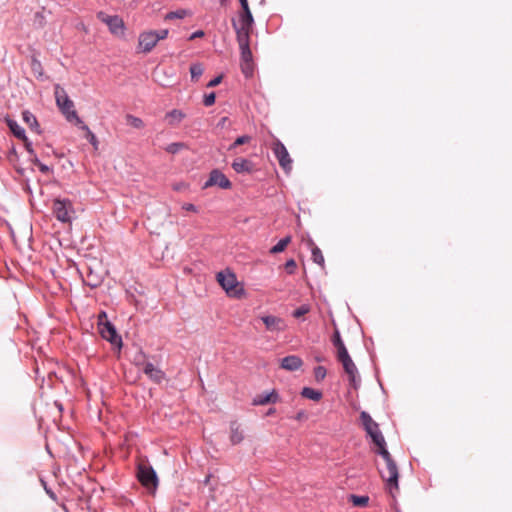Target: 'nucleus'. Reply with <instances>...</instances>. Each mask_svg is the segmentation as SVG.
I'll use <instances>...</instances> for the list:
<instances>
[{
  "label": "nucleus",
  "mask_w": 512,
  "mask_h": 512,
  "mask_svg": "<svg viewBox=\"0 0 512 512\" xmlns=\"http://www.w3.org/2000/svg\"><path fill=\"white\" fill-rule=\"evenodd\" d=\"M327 374V370L324 366H317L314 368V376L316 381H322Z\"/></svg>",
  "instance_id": "nucleus-36"
},
{
  "label": "nucleus",
  "mask_w": 512,
  "mask_h": 512,
  "mask_svg": "<svg viewBox=\"0 0 512 512\" xmlns=\"http://www.w3.org/2000/svg\"><path fill=\"white\" fill-rule=\"evenodd\" d=\"M244 440V432L238 421L230 422V441L233 445H237Z\"/></svg>",
  "instance_id": "nucleus-19"
},
{
  "label": "nucleus",
  "mask_w": 512,
  "mask_h": 512,
  "mask_svg": "<svg viewBox=\"0 0 512 512\" xmlns=\"http://www.w3.org/2000/svg\"><path fill=\"white\" fill-rule=\"evenodd\" d=\"M40 69H41V63L38 60L33 59V61H32V70L34 72H38V70H40Z\"/></svg>",
  "instance_id": "nucleus-46"
},
{
  "label": "nucleus",
  "mask_w": 512,
  "mask_h": 512,
  "mask_svg": "<svg viewBox=\"0 0 512 512\" xmlns=\"http://www.w3.org/2000/svg\"><path fill=\"white\" fill-rule=\"evenodd\" d=\"M126 119H127V123L136 129H141L144 127V122L139 117L129 114V115H127Z\"/></svg>",
  "instance_id": "nucleus-30"
},
{
  "label": "nucleus",
  "mask_w": 512,
  "mask_h": 512,
  "mask_svg": "<svg viewBox=\"0 0 512 512\" xmlns=\"http://www.w3.org/2000/svg\"><path fill=\"white\" fill-rule=\"evenodd\" d=\"M82 129L86 131L87 140L94 146L95 149L98 148V140L96 135L89 129V127L85 124L82 125Z\"/></svg>",
  "instance_id": "nucleus-32"
},
{
  "label": "nucleus",
  "mask_w": 512,
  "mask_h": 512,
  "mask_svg": "<svg viewBox=\"0 0 512 512\" xmlns=\"http://www.w3.org/2000/svg\"><path fill=\"white\" fill-rule=\"evenodd\" d=\"M221 81H222V76H221V75H219V76H217V77H215V78L211 79V80L208 82L207 87H215V86L219 85V84L221 83Z\"/></svg>",
  "instance_id": "nucleus-42"
},
{
  "label": "nucleus",
  "mask_w": 512,
  "mask_h": 512,
  "mask_svg": "<svg viewBox=\"0 0 512 512\" xmlns=\"http://www.w3.org/2000/svg\"><path fill=\"white\" fill-rule=\"evenodd\" d=\"M166 117L170 119V124L179 123L184 117L185 114L177 109H173L167 113Z\"/></svg>",
  "instance_id": "nucleus-28"
},
{
  "label": "nucleus",
  "mask_w": 512,
  "mask_h": 512,
  "mask_svg": "<svg viewBox=\"0 0 512 512\" xmlns=\"http://www.w3.org/2000/svg\"><path fill=\"white\" fill-rule=\"evenodd\" d=\"M98 330L103 339L108 341L118 351L121 350L123 342L115 326L108 320L98 323Z\"/></svg>",
  "instance_id": "nucleus-5"
},
{
  "label": "nucleus",
  "mask_w": 512,
  "mask_h": 512,
  "mask_svg": "<svg viewBox=\"0 0 512 512\" xmlns=\"http://www.w3.org/2000/svg\"><path fill=\"white\" fill-rule=\"evenodd\" d=\"M216 94L214 92H211L209 94H205L203 98V104L206 107L212 106L215 103Z\"/></svg>",
  "instance_id": "nucleus-37"
},
{
  "label": "nucleus",
  "mask_w": 512,
  "mask_h": 512,
  "mask_svg": "<svg viewBox=\"0 0 512 512\" xmlns=\"http://www.w3.org/2000/svg\"><path fill=\"white\" fill-rule=\"evenodd\" d=\"M30 161L35 164L36 166L39 165V163H41V161L39 160L38 156L36 155V153H34V155H30Z\"/></svg>",
  "instance_id": "nucleus-47"
},
{
  "label": "nucleus",
  "mask_w": 512,
  "mask_h": 512,
  "mask_svg": "<svg viewBox=\"0 0 512 512\" xmlns=\"http://www.w3.org/2000/svg\"><path fill=\"white\" fill-rule=\"evenodd\" d=\"M12 153L16 156V152H15L14 148L12 149Z\"/></svg>",
  "instance_id": "nucleus-54"
},
{
  "label": "nucleus",
  "mask_w": 512,
  "mask_h": 512,
  "mask_svg": "<svg viewBox=\"0 0 512 512\" xmlns=\"http://www.w3.org/2000/svg\"><path fill=\"white\" fill-rule=\"evenodd\" d=\"M349 501L356 507H365L369 502V497L366 495H349Z\"/></svg>",
  "instance_id": "nucleus-24"
},
{
  "label": "nucleus",
  "mask_w": 512,
  "mask_h": 512,
  "mask_svg": "<svg viewBox=\"0 0 512 512\" xmlns=\"http://www.w3.org/2000/svg\"><path fill=\"white\" fill-rule=\"evenodd\" d=\"M232 168L233 170L238 173V174H241V173H252L253 170H254V164L252 161L248 160V159H245V158H236L233 162H232Z\"/></svg>",
  "instance_id": "nucleus-16"
},
{
  "label": "nucleus",
  "mask_w": 512,
  "mask_h": 512,
  "mask_svg": "<svg viewBox=\"0 0 512 512\" xmlns=\"http://www.w3.org/2000/svg\"><path fill=\"white\" fill-rule=\"evenodd\" d=\"M17 172L22 175L24 173V169L23 168H18Z\"/></svg>",
  "instance_id": "nucleus-52"
},
{
  "label": "nucleus",
  "mask_w": 512,
  "mask_h": 512,
  "mask_svg": "<svg viewBox=\"0 0 512 512\" xmlns=\"http://www.w3.org/2000/svg\"><path fill=\"white\" fill-rule=\"evenodd\" d=\"M182 208L186 211L196 212L197 207L192 203H185Z\"/></svg>",
  "instance_id": "nucleus-45"
},
{
  "label": "nucleus",
  "mask_w": 512,
  "mask_h": 512,
  "mask_svg": "<svg viewBox=\"0 0 512 512\" xmlns=\"http://www.w3.org/2000/svg\"><path fill=\"white\" fill-rule=\"evenodd\" d=\"M301 396L313 401H319L322 398V392L310 387H304Z\"/></svg>",
  "instance_id": "nucleus-22"
},
{
  "label": "nucleus",
  "mask_w": 512,
  "mask_h": 512,
  "mask_svg": "<svg viewBox=\"0 0 512 512\" xmlns=\"http://www.w3.org/2000/svg\"><path fill=\"white\" fill-rule=\"evenodd\" d=\"M55 99L57 106L68 121L76 120L77 123L83 124L74 109L73 101L69 98L66 91L59 85L55 86Z\"/></svg>",
  "instance_id": "nucleus-2"
},
{
  "label": "nucleus",
  "mask_w": 512,
  "mask_h": 512,
  "mask_svg": "<svg viewBox=\"0 0 512 512\" xmlns=\"http://www.w3.org/2000/svg\"><path fill=\"white\" fill-rule=\"evenodd\" d=\"M332 343L337 349V355L342 353V351H344V352L348 351L342 338H341L340 332L337 329L334 331V334L332 336Z\"/></svg>",
  "instance_id": "nucleus-23"
},
{
  "label": "nucleus",
  "mask_w": 512,
  "mask_h": 512,
  "mask_svg": "<svg viewBox=\"0 0 512 512\" xmlns=\"http://www.w3.org/2000/svg\"><path fill=\"white\" fill-rule=\"evenodd\" d=\"M337 359L341 362L345 373L348 375L350 384L354 388H357L360 383V378L358 377V369L350 357L348 351H342V353L337 355Z\"/></svg>",
  "instance_id": "nucleus-6"
},
{
  "label": "nucleus",
  "mask_w": 512,
  "mask_h": 512,
  "mask_svg": "<svg viewBox=\"0 0 512 512\" xmlns=\"http://www.w3.org/2000/svg\"><path fill=\"white\" fill-rule=\"evenodd\" d=\"M45 490H46L47 494L50 496L51 499L56 500V495H55V493L53 491H51V490H49L47 488H45Z\"/></svg>",
  "instance_id": "nucleus-48"
},
{
  "label": "nucleus",
  "mask_w": 512,
  "mask_h": 512,
  "mask_svg": "<svg viewBox=\"0 0 512 512\" xmlns=\"http://www.w3.org/2000/svg\"><path fill=\"white\" fill-rule=\"evenodd\" d=\"M275 413V409L274 408H270L267 412V415H272Z\"/></svg>",
  "instance_id": "nucleus-50"
},
{
  "label": "nucleus",
  "mask_w": 512,
  "mask_h": 512,
  "mask_svg": "<svg viewBox=\"0 0 512 512\" xmlns=\"http://www.w3.org/2000/svg\"><path fill=\"white\" fill-rule=\"evenodd\" d=\"M212 186H218L221 189H230L232 187L231 181L219 169H213L209 173L208 179L202 186V189H207Z\"/></svg>",
  "instance_id": "nucleus-9"
},
{
  "label": "nucleus",
  "mask_w": 512,
  "mask_h": 512,
  "mask_svg": "<svg viewBox=\"0 0 512 512\" xmlns=\"http://www.w3.org/2000/svg\"><path fill=\"white\" fill-rule=\"evenodd\" d=\"M261 320L269 331L280 332L285 329L284 321L279 317L266 315L261 317Z\"/></svg>",
  "instance_id": "nucleus-15"
},
{
  "label": "nucleus",
  "mask_w": 512,
  "mask_h": 512,
  "mask_svg": "<svg viewBox=\"0 0 512 512\" xmlns=\"http://www.w3.org/2000/svg\"><path fill=\"white\" fill-rule=\"evenodd\" d=\"M133 362L136 366L140 367V366H143L145 367V363H148L146 361V355L145 353L142 351V350H139L133 357Z\"/></svg>",
  "instance_id": "nucleus-33"
},
{
  "label": "nucleus",
  "mask_w": 512,
  "mask_h": 512,
  "mask_svg": "<svg viewBox=\"0 0 512 512\" xmlns=\"http://www.w3.org/2000/svg\"><path fill=\"white\" fill-rule=\"evenodd\" d=\"M189 11L186 9H178L176 11L168 12L165 16L166 20H172V19H183L187 15H189Z\"/></svg>",
  "instance_id": "nucleus-29"
},
{
  "label": "nucleus",
  "mask_w": 512,
  "mask_h": 512,
  "mask_svg": "<svg viewBox=\"0 0 512 512\" xmlns=\"http://www.w3.org/2000/svg\"><path fill=\"white\" fill-rule=\"evenodd\" d=\"M97 18L108 26L111 33L115 35H121L124 33V22L118 15L111 16L104 12H99L97 14Z\"/></svg>",
  "instance_id": "nucleus-10"
},
{
  "label": "nucleus",
  "mask_w": 512,
  "mask_h": 512,
  "mask_svg": "<svg viewBox=\"0 0 512 512\" xmlns=\"http://www.w3.org/2000/svg\"><path fill=\"white\" fill-rule=\"evenodd\" d=\"M204 68L201 63H193L190 66L191 80L197 81L203 74Z\"/></svg>",
  "instance_id": "nucleus-26"
},
{
  "label": "nucleus",
  "mask_w": 512,
  "mask_h": 512,
  "mask_svg": "<svg viewBox=\"0 0 512 512\" xmlns=\"http://www.w3.org/2000/svg\"><path fill=\"white\" fill-rule=\"evenodd\" d=\"M157 43V38L152 30L143 32L139 35V47L144 53H149Z\"/></svg>",
  "instance_id": "nucleus-11"
},
{
  "label": "nucleus",
  "mask_w": 512,
  "mask_h": 512,
  "mask_svg": "<svg viewBox=\"0 0 512 512\" xmlns=\"http://www.w3.org/2000/svg\"><path fill=\"white\" fill-rule=\"evenodd\" d=\"M154 32L155 37L157 38V42L167 38L169 31L168 29H160V30H152Z\"/></svg>",
  "instance_id": "nucleus-39"
},
{
  "label": "nucleus",
  "mask_w": 512,
  "mask_h": 512,
  "mask_svg": "<svg viewBox=\"0 0 512 512\" xmlns=\"http://www.w3.org/2000/svg\"><path fill=\"white\" fill-rule=\"evenodd\" d=\"M239 2H240V5L248 3L247 0H239Z\"/></svg>",
  "instance_id": "nucleus-53"
},
{
  "label": "nucleus",
  "mask_w": 512,
  "mask_h": 512,
  "mask_svg": "<svg viewBox=\"0 0 512 512\" xmlns=\"http://www.w3.org/2000/svg\"><path fill=\"white\" fill-rule=\"evenodd\" d=\"M241 68H242V72L243 74L246 76V77H250L253 73V66H252V62H248V63H244L242 62L241 64Z\"/></svg>",
  "instance_id": "nucleus-38"
},
{
  "label": "nucleus",
  "mask_w": 512,
  "mask_h": 512,
  "mask_svg": "<svg viewBox=\"0 0 512 512\" xmlns=\"http://www.w3.org/2000/svg\"><path fill=\"white\" fill-rule=\"evenodd\" d=\"M272 151L274 156L279 162L281 168L286 172H290L292 169V159L288 153L285 145L279 140L276 139L272 144Z\"/></svg>",
  "instance_id": "nucleus-7"
},
{
  "label": "nucleus",
  "mask_w": 512,
  "mask_h": 512,
  "mask_svg": "<svg viewBox=\"0 0 512 512\" xmlns=\"http://www.w3.org/2000/svg\"><path fill=\"white\" fill-rule=\"evenodd\" d=\"M303 365L302 359L297 355H289L281 359L280 367L287 371H297Z\"/></svg>",
  "instance_id": "nucleus-14"
},
{
  "label": "nucleus",
  "mask_w": 512,
  "mask_h": 512,
  "mask_svg": "<svg viewBox=\"0 0 512 512\" xmlns=\"http://www.w3.org/2000/svg\"><path fill=\"white\" fill-rule=\"evenodd\" d=\"M285 268L287 270V273L289 274H292L294 273V270L296 268V262L294 259H289L286 263H285Z\"/></svg>",
  "instance_id": "nucleus-40"
},
{
  "label": "nucleus",
  "mask_w": 512,
  "mask_h": 512,
  "mask_svg": "<svg viewBox=\"0 0 512 512\" xmlns=\"http://www.w3.org/2000/svg\"><path fill=\"white\" fill-rule=\"evenodd\" d=\"M311 254H312V260H313L315 263H317V264H319V265H321V266L324 264V257H323V254H322L321 250H320L318 247H314V248L312 249Z\"/></svg>",
  "instance_id": "nucleus-35"
},
{
  "label": "nucleus",
  "mask_w": 512,
  "mask_h": 512,
  "mask_svg": "<svg viewBox=\"0 0 512 512\" xmlns=\"http://www.w3.org/2000/svg\"><path fill=\"white\" fill-rule=\"evenodd\" d=\"M252 140V137L249 135H242L235 139V141L228 147V151H234L238 146L249 143Z\"/></svg>",
  "instance_id": "nucleus-27"
},
{
  "label": "nucleus",
  "mask_w": 512,
  "mask_h": 512,
  "mask_svg": "<svg viewBox=\"0 0 512 512\" xmlns=\"http://www.w3.org/2000/svg\"><path fill=\"white\" fill-rule=\"evenodd\" d=\"M137 478L139 482L147 488H156L158 484L157 474L150 465L139 464L137 469Z\"/></svg>",
  "instance_id": "nucleus-8"
},
{
  "label": "nucleus",
  "mask_w": 512,
  "mask_h": 512,
  "mask_svg": "<svg viewBox=\"0 0 512 512\" xmlns=\"http://www.w3.org/2000/svg\"><path fill=\"white\" fill-rule=\"evenodd\" d=\"M53 214L56 219L62 223H69L74 213L73 204L69 199L56 198L52 205Z\"/></svg>",
  "instance_id": "nucleus-3"
},
{
  "label": "nucleus",
  "mask_w": 512,
  "mask_h": 512,
  "mask_svg": "<svg viewBox=\"0 0 512 512\" xmlns=\"http://www.w3.org/2000/svg\"><path fill=\"white\" fill-rule=\"evenodd\" d=\"M143 372L155 383H161L165 377V374L162 370L155 367L151 362L145 363V367H143Z\"/></svg>",
  "instance_id": "nucleus-18"
},
{
  "label": "nucleus",
  "mask_w": 512,
  "mask_h": 512,
  "mask_svg": "<svg viewBox=\"0 0 512 512\" xmlns=\"http://www.w3.org/2000/svg\"><path fill=\"white\" fill-rule=\"evenodd\" d=\"M7 126L9 127L10 131L13 133V135L20 139V140H26V133L25 129L21 127L17 121L7 118L6 119Z\"/></svg>",
  "instance_id": "nucleus-21"
},
{
  "label": "nucleus",
  "mask_w": 512,
  "mask_h": 512,
  "mask_svg": "<svg viewBox=\"0 0 512 512\" xmlns=\"http://www.w3.org/2000/svg\"><path fill=\"white\" fill-rule=\"evenodd\" d=\"M315 360H316L317 362H322V361L324 360V358H323V357H320V356H317V357H315Z\"/></svg>",
  "instance_id": "nucleus-51"
},
{
  "label": "nucleus",
  "mask_w": 512,
  "mask_h": 512,
  "mask_svg": "<svg viewBox=\"0 0 512 512\" xmlns=\"http://www.w3.org/2000/svg\"><path fill=\"white\" fill-rule=\"evenodd\" d=\"M360 419L367 435L371 437L373 443L378 447L377 454H379L386 463V470L380 471V474L385 481L389 493L394 496V491L399 490V471L397 464L386 448V441L379 429V425L372 419L370 414L366 411H362Z\"/></svg>",
  "instance_id": "nucleus-1"
},
{
  "label": "nucleus",
  "mask_w": 512,
  "mask_h": 512,
  "mask_svg": "<svg viewBox=\"0 0 512 512\" xmlns=\"http://www.w3.org/2000/svg\"><path fill=\"white\" fill-rule=\"evenodd\" d=\"M24 142L25 148L29 155H34L35 151L32 147V142L26 137V140H22Z\"/></svg>",
  "instance_id": "nucleus-41"
},
{
  "label": "nucleus",
  "mask_w": 512,
  "mask_h": 512,
  "mask_svg": "<svg viewBox=\"0 0 512 512\" xmlns=\"http://www.w3.org/2000/svg\"><path fill=\"white\" fill-rule=\"evenodd\" d=\"M279 400V394L276 392V390H272L270 392H265L263 394L257 395L254 399L252 404L255 406H262L269 403H276Z\"/></svg>",
  "instance_id": "nucleus-17"
},
{
  "label": "nucleus",
  "mask_w": 512,
  "mask_h": 512,
  "mask_svg": "<svg viewBox=\"0 0 512 512\" xmlns=\"http://www.w3.org/2000/svg\"><path fill=\"white\" fill-rule=\"evenodd\" d=\"M106 317H107L106 312L102 311V312L99 314V316H98L99 322H100V321H103V319H105V320H106Z\"/></svg>",
  "instance_id": "nucleus-49"
},
{
  "label": "nucleus",
  "mask_w": 512,
  "mask_h": 512,
  "mask_svg": "<svg viewBox=\"0 0 512 512\" xmlns=\"http://www.w3.org/2000/svg\"><path fill=\"white\" fill-rule=\"evenodd\" d=\"M309 312H310V305L309 304H302L301 306H299L297 309H295L293 311L292 315L295 318H300V317L306 315Z\"/></svg>",
  "instance_id": "nucleus-34"
},
{
  "label": "nucleus",
  "mask_w": 512,
  "mask_h": 512,
  "mask_svg": "<svg viewBox=\"0 0 512 512\" xmlns=\"http://www.w3.org/2000/svg\"><path fill=\"white\" fill-rule=\"evenodd\" d=\"M203 36H204V32H203L202 30H197V31H195L194 33H192V34L189 36L188 40H190V41H191V40H194V39H196V38L203 37Z\"/></svg>",
  "instance_id": "nucleus-44"
},
{
  "label": "nucleus",
  "mask_w": 512,
  "mask_h": 512,
  "mask_svg": "<svg viewBox=\"0 0 512 512\" xmlns=\"http://www.w3.org/2000/svg\"><path fill=\"white\" fill-rule=\"evenodd\" d=\"M37 167L39 168L40 172L43 173V174H48V173H50L52 171L51 168L48 165H46V164H44L42 162L39 163V165Z\"/></svg>",
  "instance_id": "nucleus-43"
},
{
  "label": "nucleus",
  "mask_w": 512,
  "mask_h": 512,
  "mask_svg": "<svg viewBox=\"0 0 512 512\" xmlns=\"http://www.w3.org/2000/svg\"><path fill=\"white\" fill-rule=\"evenodd\" d=\"M242 13L239 17V23H237L235 20H232V26L236 32L237 38L241 36L243 33L248 34L250 37V30L254 24V18L250 11L248 3L242 4Z\"/></svg>",
  "instance_id": "nucleus-4"
},
{
  "label": "nucleus",
  "mask_w": 512,
  "mask_h": 512,
  "mask_svg": "<svg viewBox=\"0 0 512 512\" xmlns=\"http://www.w3.org/2000/svg\"><path fill=\"white\" fill-rule=\"evenodd\" d=\"M185 148V144L182 142H173L165 147V150L170 154H177L179 151Z\"/></svg>",
  "instance_id": "nucleus-31"
},
{
  "label": "nucleus",
  "mask_w": 512,
  "mask_h": 512,
  "mask_svg": "<svg viewBox=\"0 0 512 512\" xmlns=\"http://www.w3.org/2000/svg\"><path fill=\"white\" fill-rule=\"evenodd\" d=\"M226 0H221V3L223 4Z\"/></svg>",
  "instance_id": "nucleus-55"
},
{
  "label": "nucleus",
  "mask_w": 512,
  "mask_h": 512,
  "mask_svg": "<svg viewBox=\"0 0 512 512\" xmlns=\"http://www.w3.org/2000/svg\"><path fill=\"white\" fill-rule=\"evenodd\" d=\"M22 118H23V121L29 126V128L32 131L36 132L37 134L41 133L40 125L37 121V118L35 117V115L33 113H31L28 110H25L22 112Z\"/></svg>",
  "instance_id": "nucleus-20"
},
{
  "label": "nucleus",
  "mask_w": 512,
  "mask_h": 512,
  "mask_svg": "<svg viewBox=\"0 0 512 512\" xmlns=\"http://www.w3.org/2000/svg\"><path fill=\"white\" fill-rule=\"evenodd\" d=\"M217 280H218L219 284L221 285V287L226 292L232 291L237 285L236 276L231 272H228V273H225L223 271L219 272L217 274Z\"/></svg>",
  "instance_id": "nucleus-13"
},
{
  "label": "nucleus",
  "mask_w": 512,
  "mask_h": 512,
  "mask_svg": "<svg viewBox=\"0 0 512 512\" xmlns=\"http://www.w3.org/2000/svg\"><path fill=\"white\" fill-rule=\"evenodd\" d=\"M290 241H291L290 236L280 239L278 241V243L270 249V253L277 254V253L284 251L285 248L287 247V245L290 243Z\"/></svg>",
  "instance_id": "nucleus-25"
},
{
  "label": "nucleus",
  "mask_w": 512,
  "mask_h": 512,
  "mask_svg": "<svg viewBox=\"0 0 512 512\" xmlns=\"http://www.w3.org/2000/svg\"><path fill=\"white\" fill-rule=\"evenodd\" d=\"M249 39L250 37L246 33H243L237 38L241 52V60L244 63L252 62V52L249 47Z\"/></svg>",
  "instance_id": "nucleus-12"
}]
</instances>
